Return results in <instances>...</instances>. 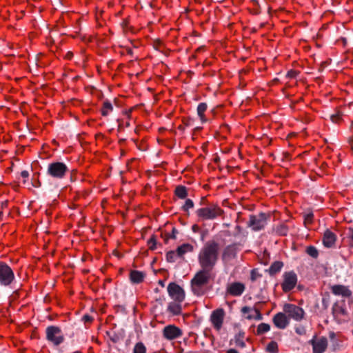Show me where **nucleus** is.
<instances>
[{
    "mask_svg": "<svg viewBox=\"0 0 353 353\" xmlns=\"http://www.w3.org/2000/svg\"><path fill=\"white\" fill-rule=\"evenodd\" d=\"M219 256V244L214 241H207L201 249L198 261L201 268L212 270Z\"/></svg>",
    "mask_w": 353,
    "mask_h": 353,
    "instance_id": "1",
    "label": "nucleus"
},
{
    "mask_svg": "<svg viewBox=\"0 0 353 353\" xmlns=\"http://www.w3.org/2000/svg\"><path fill=\"white\" fill-rule=\"evenodd\" d=\"M211 271L201 268L191 280L192 290L195 295L202 296L206 292L207 286L210 279Z\"/></svg>",
    "mask_w": 353,
    "mask_h": 353,
    "instance_id": "2",
    "label": "nucleus"
},
{
    "mask_svg": "<svg viewBox=\"0 0 353 353\" xmlns=\"http://www.w3.org/2000/svg\"><path fill=\"white\" fill-rule=\"evenodd\" d=\"M69 172L68 166L64 163L59 161L49 163L47 169V174L57 179L64 178Z\"/></svg>",
    "mask_w": 353,
    "mask_h": 353,
    "instance_id": "3",
    "label": "nucleus"
},
{
    "mask_svg": "<svg viewBox=\"0 0 353 353\" xmlns=\"http://www.w3.org/2000/svg\"><path fill=\"white\" fill-rule=\"evenodd\" d=\"M223 213V210L216 205L201 208L196 211V215L201 220H213Z\"/></svg>",
    "mask_w": 353,
    "mask_h": 353,
    "instance_id": "4",
    "label": "nucleus"
},
{
    "mask_svg": "<svg viewBox=\"0 0 353 353\" xmlns=\"http://www.w3.org/2000/svg\"><path fill=\"white\" fill-rule=\"evenodd\" d=\"M46 340L54 346H59L64 341L61 328L55 325L48 326L46 329Z\"/></svg>",
    "mask_w": 353,
    "mask_h": 353,
    "instance_id": "5",
    "label": "nucleus"
},
{
    "mask_svg": "<svg viewBox=\"0 0 353 353\" xmlns=\"http://www.w3.org/2000/svg\"><path fill=\"white\" fill-rule=\"evenodd\" d=\"M15 280L14 273L6 263L0 261V285L9 286Z\"/></svg>",
    "mask_w": 353,
    "mask_h": 353,
    "instance_id": "6",
    "label": "nucleus"
},
{
    "mask_svg": "<svg viewBox=\"0 0 353 353\" xmlns=\"http://www.w3.org/2000/svg\"><path fill=\"white\" fill-rule=\"evenodd\" d=\"M269 217L270 216L264 212H261L258 215L251 214L248 226L251 228L253 231H260L264 229L267 225V220Z\"/></svg>",
    "mask_w": 353,
    "mask_h": 353,
    "instance_id": "7",
    "label": "nucleus"
},
{
    "mask_svg": "<svg viewBox=\"0 0 353 353\" xmlns=\"http://www.w3.org/2000/svg\"><path fill=\"white\" fill-rule=\"evenodd\" d=\"M283 311L289 318H292L296 321H300L304 318V310L296 305L286 303L284 305Z\"/></svg>",
    "mask_w": 353,
    "mask_h": 353,
    "instance_id": "8",
    "label": "nucleus"
},
{
    "mask_svg": "<svg viewBox=\"0 0 353 353\" xmlns=\"http://www.w3.org/2000/svg\"><path fill=\"white\" fill-rule=\"evenodd\" d=\"M169 296L176 302L181 303L185 299V291L174 282L170 283L167 288Z\"/></svg>",
    "mask_w": 353,
    "mask_h": 353,
    "instance_id": "9",
    "label": "nucleus"
},
{
    "mask_svg": "<svg viewBox=\"0 0 353 353\" xmlns=\"http://www.w3.org/2000/svg\"><path fill=\"white\" fill-rule=\"evenodd\" d=\"M283 282L281 284L282 290L285 292L291 291L296 285L297 275L294 271L285 272L283 275Z\"/></svg>",
    "mask_w": 353,
    "mask_h": 353,
    "instance_id": "10",
    "label": "nucleus"
},
{
    "mask_svg": "<svg viewBox=\"0 0 353 353\" xmlns=\"http://www.w3.org/2000/svg\"><path fill=\"white\" fill-rule=\"evenodd\" d=\"M309 343L312 345L313 353H323L327 347V339L326 337L322 336L316 341V336L315 335L309 341Z\"/></svg>",
    "mask_w": 353,
    "mask_h": 353,
    "instance_id": "11",
    "label": "nucleus"
},
{
    "mask_svg": "<svg viewBox=\"0 0 353 353\" xmlns=\"http://www.w3.org/2000/svg\"><path fill=\"white\" fill-rule=\"evenodd\" d=\"M225 312L223 308L214 310L210 316L211 322L215 329L219 330L223 325Z\"/></svg>",
    "mask_w": 353,
    "mask_h": 353,
    "instance_id": "12",
    "label": "nucleus"
},
{
    "mask_svg": "<svg viewBox=\"0 0 353 353\" xmlns=\"http://www.w3.org/2000/svg\"><path fill=\"white\" fill-rule=\"evenodd\" d=\"M163 336L168 340H173L182 335L181 330L173 325L165 326L163 330Z\"/></svg>",
    "mask_w": 353,
    "mask_h": 353,
    "instance_id": "13",
    "label": "nucleus"
},
{
    "mask_svg": "<svg viewBox=\"0 0 353 353\" xmlns=\"http://www.w3.org/2000/svg\"><path fill=\"white\" fill-rule=\"evenodd\" d=\"M331 292L336 296H341L344 298L352 296V292L348 286L344 285L336 284L330 287Z\"/></svg>",
    "mask_w": 353,
    "mask_h": 353,
    "instance_id": "14",
    "label": "nucleus"
},
{
    "mask_svg": "<svg viewBox=\"0 0 353 353\" xmlns=\"http://www.w3.org/2000/svg\"><path fill=\"white\" fill-rule=\"evenodd\" d=\"M272 320L274 325L282 330L285 329L290 323L288 316H286L285 313L283 312L276 314Z\"/></svg>",
    "mask_w": 353,
    "mask_h": 353,
    "instance_id": "15",
    "label": "nucleus"
},
{
    "mask_svg": "<svg viewBox=\"0 0 353 353\" xmlns=\"http://www.w3.org/2000/svg\"><path fill=\"white\" fill-rule=\"evenodd\" d=\"M245 286L240 282H234L230 284L227 288V292L232 296H239L245 291Z\"/></svg>",
    "mask_w": 353,
    "mask_h": 353,
    "instance_id": "16",
    "label": "nucleus"
},
{
    "mask_svg": "<svg viewBox=\"0 0 353 353\" xmlns=\"http://www.w3.org/2000/svg\"><path fill=\"white\" fill-rule=\"evenodd\" d=\"M336 235L331 230L327 229L323 234V244L325 248H330L334 246Z\"/></svg>",
    "mask_w": 353,
    "mask_h": 353,
    "instance_id": "17",
    "label": "nucleus"
},
{
    "mask_svg": "<svg viewBox=\"0 0 353 353\" xmlns=\"http://www.w3.org/2000/svg\"><path fill=\"white\" fill-rule=\"evenodd\" d=\"M236 256V245L232 244L226 246L222 254V259L223 261L228 262L234 259Z\"/></svg>",
    "mask_w": 353,
    "mask_h": 353,
    "instance_id": "18",
    "label": "nucleus"
},
{
    "mask_svg": "<svg viewBox=\"0 0 353 353\" xmlns=\"http://www.w3.org/2000/svg\"><path fill=\"white\" fill-rule=\"evenodd\" d=\"M145 272L139 270H131L130 272V280L133 284L142 283L145 277Z\"/></svg>",
    "mask_w": 353,
    "mask_h": 353,
    "instance_id": "19",
    "label": "nucleus"
},
{
    "mask_svg": "<svg viewBox=\"0 0 353 353\" xmlns=\"http://www.w3.org/2000/svg\"><path fill=\"white\" fill-rule=\"evenodd\" d=\"M176 252L179 258H183V256L188 252H192L194 247L190 243H183L176 248Z\"/></svg>",
    "mask_w": 353,
    "mask_h": 353,
    "instance_id": "20",
    "label": "nucleus"
},
{
    "mask_svg": "<svg viewBox=\"0 0 353 353\" xmlns=\"http://www.w3.org/2000/svg\"><path fill=\"white\" fill-rule=\"evenodd\" d=\"M283 265L284 264L282 261H276L271 264L268 270H265V272H268L270 276H274L281 270Z\"/></svg>",
    "mask_w": 353,
    "mask_h": 353,
    "instance_id": "21",
    "label": "nucleus"
},
{
    "mask_svg": "<svg viewBox=\"0 0 353 353\" xmlns=\"http://www.w3.org/2000/svg\"><path fill=\"white\" fill-rule=\"evenodd\" d=\"M181 303L172 301L170 302L168 306V311L172 313L173 315H179L181 313Z\"/></svg>",
    "mask_w": 353,
    "mask_h": 353,
    "instance_id": "22",
    "label": "nucleus"
},
{
    "mask_svg": "<svg viewBox=\"0 0 353 353\" xmlns=\"http://www.w3.org/2000/svg\"><path fill=\"white\" fill-rule=\"evenodd\" d=\"M208 108V105L206 103H200L197 106V114L199 117L202 123L206 122V119L205 118L204 112L206 111Z\"/></svg>",
    "mask_w": 353,
    "mask_h": 353,
    "instance_id": "23",
    "label": "nucleus"
},
{
    "mask_svg": "<svg viewBox=\"0 0 353 353\" xmlns=\"http://www.w3.org/2000/svg\"><path fill=\"white\" fill-rule=\"evenodd\" d=\"M273 230L279 236H285L288 232V227L285 223H281L274 226Z\"/></svg>",
    "mask_w": 353,
    "mask_h": 353,
    "instance_id": "24",
    "label": "nucleus"
},
{
    "mask_svg": "<svg viewBox=\"0 0 353 353\" xmlns=\"http://www.w3.org/2000/svg\"><path fill=\"white\" fill-rule=\"evenodd\" d=\"M174 194L181 199H185L188 196L186 187L183 185H178L174 190Z\"/></svg>",
    "mask_w": 353,
    "mask_h": 353,
    "instance_id": "25",
    "label": "nucleus"
},
{
    "mask_svg": "<svg viewBox=\"0 0 353 353\" xmlns=\"http://www.w3.org/2000/svg\"><path fill=\"white\" fill-rule=\"evenodd\" d=\"M245 337L244 332H239L238 334L235 335L234 340L235 344L236 346L240 347L241 348H244L245 347V343L243 341V338Z\"/></svg>",
    "mask_w": 353,
    "mask_h": 353,
    "instance_id": "26",
    "label": "nucleus"
},
{
    "mask_svg": "<svg viewBox=\"0 0 353 353\" xmlns=\"http://www.w3.org/2000/svg\"><path fill=\"white\" fill-rule=\"evenodd\" d=\"M113 106L110 101L105 100L103 102V108L101 109V114L103 116H107L110 112L112 111Z\"/></svg>",
    "mask_w": 353,
    "mask_h": 353,
    "instance_id": "27",
    "label": "nucleus"
},
{
    "mask_svg": "<svg viewBox=\"0 0 353 353\" xmlns=\"http://www.w3.org/2000/svg\"><path fill=\"white\" fill-rule=\"evenodd\" d=\"M306 253L314 259H316L319 256V251L316 247L310 245L306 248Z\"/></svg>",
    "mask_w": 353,
    "mask_h": 353,
    "instance_id": "28",
    "label": "nucleus"
},
{
    "mask_svg": "<svg viewBox=\"0 0 353 353\" xmlns=\"http://www.w3.org/2000/svg\"><path fill=\"white\" fill-rule=\"evenodd\" d=\"M270 330V325L268 323H261L258 325L257 334L261 335Z\"/></svg>",
    "mask_w": 353,
    "mask_h": 353,
    "instance_id": "29",
    "label": "nucleus"
},
{
    "mask_svg": "<svg viewBox=\"0 0 353 353\" xmlns=\"http://www.w3.org/2000/svg\"><path fill=\"white\" fill-rule=\"evenodd\" d=\"M146 347L142 342H138L133 348V353H146Z\"/></svg>",
    "mask_w": 353,
    "mask_h": 353,
    "instance_id": "30",
    "label": "nucleus"
},
{
    "mask_svg": "<svg viewBox=\"0 0 353 353\" xmlns=\"http://www.w3.org/2000/svg\"><path fill=\"white\" fill-rule=\"evenodd\" d=\"M166 261L169 263H174L178 257L176 250H170L166 253Z\"/></svg>",
    "mask_w": 353,
    "mask_h": 353,
    "instance_id": "31",
    "label": "nucleus"
},
{
    "mask_svg": "<svg viewBox=\"0 0 353 353\" xmlns=\"http://www.w3.org/2000/svg\"><path fill=\"white\" fill-rule=\"evenodd\" d=\"M253 312L255 313V315H253V314H249L246 316V318L248 319H255V320H257V321H261L263 319V315L261 314V313L259 312V310L256 308H254L253 309Z\"/></svg>",
    "mask_w": 353,
    "mask_h": 353,
    "instance_id": "32",
    "label": "nucleus"
},
{
    "mask_svg": "<svg viewBox=\"0 0 353 353\" xmlns=\"http://www.w3.org/2000/svg\"><path fill=\"white\" fill-rule=\"evenodd\" d=\"M266 350L270 353H277L278 352V345L275 341H271L267 345Z\"/></svg>",
    "mask_w": 353,
    "mask_h": 353,
    "instance_id": "33",
    "label": "nucleus"
},
{
    "mask_svg": "<svg viewBox=\"0 0 353 353\" xmlns=\"http://www.w3.org/2000/svg\"><path fill=\"white\" fill-rule=\"evenodd\" d=\"M336 311L343 315H347V314L346 309L343 306H339L337 302L334 303L332 306V313L334 314Z\"/></svg>",
    "mask_w": 353,
    "mask_h": 353,
    "instance_id": "34",
    "label": "nucleus"
},
{
    "mask_svg": "<svg viewBox=\"0 0 353 353\" xmlns=\"http://www.w3.org/2000/svg\"><path fill=\"white\" fill-rule=\"evenodd\" d=\"M343 114L341 111L336 110L334 114H332L330 116L331 121L333 123H337L341 119Z\"/></svg>",
    "mask_w": 353,
    "mask_h": 353,
    "instance_id": "35",
    "label": "nucleus"
},
{
    "mask_svg": "<svg viewBox=\"0 0 353 353\" xmlns=\"http://www.w3.org/2000/svg\"><path fill=\"white\" fill-rule=\"evenodd\" d=\"M157 239L154 235H152L150 239L148 241V245L151 250H154L157 248Z\"/></svg>",
    "mask_w": 353,
    "mask_h": 353,
    "instance_id": "36",
    "label": "nucleus"
},
{
    "mask_svg": "<svg viewBox=\"0 0 353 353\" xmlns=\"http://www.w3.org/2000/svg\"><path fill=\"white\" fill-rule=\"evenodd\" d=\"M330 301L329 295L324 296L322 298L321 304H322V310H327V309L328 308L329 305H330Z\"/></svg>",
    "mask_w": 353,
    "mask_h": 353,
    "instance_id": "37",
    "label": "nucleus"
},
{
    "mask_svg": "<svg viewBox=\"0 0 353 353\" xmlns=\"http://www.w3.org/2000/svg\"><path fill=\"white\" fill-rule=\"evenodd\" d=\"M194 208V202L192 200L188 199H186L185 204L182 206V209L183 211H188L189 209Z\"/></svg>",
    "mask_w": 353,
    "mask_h": 353,
    "instance_id": "38",
    "label": "nucleus"
},
{
    "mask_svg": "<svg viewBox=\"0 0 353 353\" xmlns=\"http://www.w3.org/2000/svg\"><path fill=\"white\" fill-rule=\"evenodd\" d=\"M303 216L305 222L312 223L314 217V214L312 212H309L307 213H305Z\"/></svg>",
    "mask_w": 353,
    "mask_h": 353,
    "instance_id": "39",
    "label": "nucleus"
},
{
    "mask_svg": "<svg viewBox=\"0 0 353 353\" xmlns=\"http://www.w3.org/2000/svg\"><path fill=\"white\" fill-rule=\"evenodd\" d=\"M295 332L299 335H305L306 334V330L303 326L296 327Z\"/></svg>",
    "mask_w": 353,
    "mask_h": 353,
    "instance_id": "40",
    "label": "nucleus"
},
{
    "mask_svg": "<svg viewBox=\"0 0 353 353\" xmlns=\"http://www.w3.org/2000/svg\"><path fill=\"white\" fill-rule=\"evenodd\" d=\"M110 339L113 343H116L121 340V336L117 333H113L110 336Z\"/></svg>",
    "mask_w": 353,
    "mask_h": 353,
    "instance_id": "41",
    "label": "nucleus"
},
{
    "mask_svg": "<svg viewBox=\"0 0 353 353\" xmlns=\"http://www.w3.org/2000/svg\"><path fill=\"white\" fill-rule=\"evenodd\" d=\"M253 309L254 308H252V307H248V306H244L241 309V312L243 314H248V315H249V314H250V312H253Z\"/></svg>",
    "mask_w": 353,
    "mask_h": 353,
    "instance_id": "42",
    "label": "nucleus"
},
{
    "mask_svg": "<svg viewBox=\"0 0 353 353\" xmlns=\"http://www.w3.org/2000/svg\"><path fill=\"white\" fill-rule=\"evenodd\" d=\"M259 276H261V275L260 274H259L256 270H252V272H251V275H250V277H251V280L252 281H255L257 277H259Z\"/></svg>",
    "mask_w": 353,
    "mask_h": 353,
    "instance_id": "43",
    "label": "nucleus"
},
{
    "mask_svg": "<svg viewBox=\"0 0 353 353\" xmlns=\"http://www.w3.org/2000/svg\"><path fill=\"white\" fill-rule=\"evenodd\" d=\"M82 319L85 323H90L92 321L93 318L88 314H85L83 316Z\"/></svg>",
    "mask_w": 353,
    "mask_h": 353,
    "instance_id": "44",
    "label": "nucleus"
},
{
    "mask_svg": "<svg viewBox=\"0 0 353 353\" xmlns=\"http://www.w3.org/2000/svg\"><path fill=\"white\" fill-rule=\"evenodd\" d=\"M242 232V228L239 225H236L233 236H236Z\"/></svg>",
    "mask_w": 353,
    "mask_h": 353,
    "instance_id": "45",
    "label": "nucleus"
},
{
    "mask_svg": "<svg viewBox=\"0 0 353 353\" xmlns=\"http://www.w3.org/2000/svg\"><path fill=\"white\" fill-rule=\"evenodd\" d=\"M297 74V72L294 70H290L287 73V77L290 78H294Z\"/></svg>",
    "mask_w": 353,
    "mask_h": 353,
    "instance_id": "46",
    "label": "nucleus"
},
{
    "mask_svg": "<svg viewBox=\"0 0 353 353\" xmlns=\"http://www.w3.org/2000/svg\"><path fill=\"white\" fill-rule=\"evenodd\" d=\"M176 234H178V230L175 228H173L172 230V234L169 237L175 239Z\"/></svg>",
    "mask_w": 353,
    "mask_h": 353,
    "instance_id": "47",
    "label": "nucleus"
},
{
    "mask_svg": "<svg viewBox=\"0 0 353 353\" xmlns=\"http://www.w3.org/2000/svg\"><path fill=\"white\" fill-rule=\"evenodd\" d=\"M192 230L194 232H200V228L199 227L198 225L196 224H194L192 226Z\"/></svg>",
    "mask_w": 353,
    "mask_h": 353,
    "instance_id": "48",
    "label": "nucleus"
},
{
    "mask_svg": "<svg viewBox=\"0 0 353 353\" xmlns=\"http://www.w3.org/2000/svg\"><path fill=\"white\" fill-rule=\"evenodd\" d=\"M21 176L24 178V179H26L29 176V172L26 170H23L21 172Z\"/></svg>",
    "mask_w": 353,
    "mask_h": 353,
    "instance_id": "49",
    "label": "nucleus"
},
{
    "mask_svg": "<svg viewBox=\"0 0 353 353\" xmlns=\"http://www.w3.org/2000/svg\"><path fill=\"white\" fill-rule=\"evenodd\" d=\"M165 300V297H160L159 299H157L156 301L158 302L160 305H163Z\"/></svg>",
    "mask_w": 353,
    "mask_h": 353,
    "instance_id": "50",
    "label": "nucleus"
},
{
    "mask_svg": "<svg viewBox=\"0 0 353 353\" xmlns=\"http://www.w3.org/2000/svg\"><path fill=\"white\" fill-rule=\"evenodd\" d=\"M329 337L332 341H334L336 338V334L334 332H330Z\"/></svg>",
    "mask_w": 353,
    "mask_h": 353,
    "instance_id": "51",
    "label": "nucleus"
},
{
    "mask_svg": "<svg viewBox=\"0 0 353 353\" xmlns=\"http://www.w3.org/2000/svg\"><path fill=\"white\" fill-rule=\"evenodd\" d=\"M206 234H207V232H206V231H205V232H204V231L201 232V240L202 241H204V239H205V235H206Z\"/></svg>",
    "mask_w": 353,
    "mask_h": 353,
    "instance_id": "52",
    "label": "nucleus"
},
{
    "mask_svg": "<svg viewBox=\"0 0 353 353\" xmlns=\"http://www.w3.org/2000/svg\"><path fill=\"white\" fill-rule=\"evenodd\" d=\"M8 205V201H4L1 203V208H7Z\"/></svg>",
    "mask_w": 353,
    "mask_h": 353,
    "instance_id": "53",
    "label": "nucleus"
},
{
    "mask_svg": "<svg viewBox=\"0 0 353 353\" xmlns=\"http://www.w3.org/2000/svg\"><path fill=\"white\" fill-rule=\"evenodd\" d=\"M226 353H239V352L235 349L231 348V349L228 350L226 352Z\"/></svg>",
    "mask_w": 353,
    "mask_h": 353,
    "instance_id": "54",
    "label": "nucleus"
},
{
    "mask_svg": "<svg viewBox=\"0 0 353 353\" xmlns=\"http://www.w3.org/2000/svg\"><path fill=\"white\" fill-rule=\"evenodd\" d=\"M159 285H160L162 288L165 287V281L163 280H159L158 281Z\"/></svg>",
    "mask_w": 353,
    "mask_h": 353,
    "instance_id": "55",
    "label": "nucleus"
},
{
    "mask_svg": "<svg viewBox=\"0 0 353 353\" xmlns=\"http://www.w3.org/2000/svg\"><path fill=\"white\" fill-rule=\"evenodd\" d=\"M179 130H181V131H183L185 130V128L182 125H179V128H178Z\"/></svg>",
    "mask_w": 353,
    "mask_h": 353,
    "instance_id": "56",
    "label": "nucleus"
},
{
    "mask_svg": "<svg viewBox=\"0 0 353 353\" xmlns=\"http://www.w3.org/2000/svg\"><path fill=\"white\" fill-rule=\"evenodd\" d=\"M129 54H132V50H130L129 52H128Z\"/></svg>",
    "mask_w": 353,
    "mask_h": 353,
    "instance_id": "57",
    "label": "nucleus"
},
{
    "mask_svg": "<svg viewBox=\"0 0 353 353\" xmlns=\"http://www.w3.org/2000/svg\"><path fill=\"white\" fill-rule=\"evenodd\" d=\"M3 216V212H0V217Z\"/></svg>",
    "mask_w": 353,
    "mask_h": 353,
    "instance_id": "58",
    "label": "nucleus"
}]
</instances>
